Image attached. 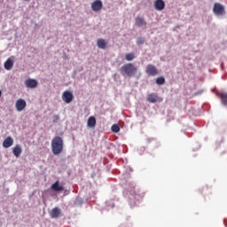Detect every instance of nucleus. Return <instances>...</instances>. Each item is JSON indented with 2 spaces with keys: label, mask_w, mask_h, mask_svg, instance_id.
Here are the masks:
<instances>
[{
  "label": "nucleus",
  "mask_w": 227,
  "mask_h": 227,
  "mask_svg": "<svg viewBox=\"0 0 227 227\" xmlns=\"http://www.w3.org/2000/svg\"><path fill=\"white\" fill-rule=\"evenodd\" d=\"M120 72L123 77H125V75H128V77H134L137 72V67L132 63H128L120 68Z\"/></svg>",
  "instance_id": "obj_2"
},
{
  "label": "nucleus",
  "mask_w": 227,
  "mask_h": 227,
  "mask_svg": "<svg viewBox=\"0 0 227 227\" xmlns=\"http://www.w3.org/2000/svg\"><path fill=\"white\" fill-rule=\"evenodd\" d=\"M5 70H12L13 68V59H8L4 63Z\"/></svg>",
  "instance_id": "obj_18"
},
{
  "label": "nucleus",
  "mask_w": 227,
  "mask_h": 227,
  "mask_svg": "<svg viewBox=\"0 0 227 227\" xmlns=\"http://www.w3.org/2000/svg\"><path fill=\"white\" fill-rule=\"evenodd\" d=\"M51 189L54 192H62V191H65V185L60 184L59 180H57L54 184H51Z\"/></svg>",
  "instance_id": "obj_5"
},
{
  "label": "nucleus",
  "mask_w": 227,
  "mask_h": 227,
  "mask_svg": "<svg viewBox=\"0 0 227 227\" xmlns=\"http://www.w3.org/2000/svg\"><path fill=\"white\" fill-rule=\"evenodd\" d=\"M154 8L158 12H162V10L166 8V3L164 2V0H156L154 1Z\"/></svg>",
  "instance_id": "obj_10"
},
{
  "label": "nucleus",
  "mask_w": 227,
  "mask_h": 227,
  "mask_svg": "<svg viewBox=\"0 0 227 227\" xmlns=\"http://www.w3.org/2000/svg\"><path fill=\"white\" fill-rule=\"evenodd\" d=\"M145 73L151 77H155V75H159V69L155 66L149 64L145 67Z\"/></svg>",
  "instance_id": "obj_4"
},
{
  "label": "nucleus",
  "mask_w": 227,
  "mask_h": 227,
  "mask_svg": "<svg viewBox=\"0 0 227 227\" xmlns=\"http://www.w3.org/2000/svg\"><path fill=\"white\" fill-rule=\"evenodd\" d=\"M96 125H97V119H95V117L93 116L89 117L87 121V126L90 129H93Z\"/></svg>",
  "instance_id": "obj_16"
},
{
  "label": "nucleus",
  "mask_w": 227,
  "mask_h": 227,
  "mask_svg": "<svg viewBox=\"0 0 227 227\" xmlns=\"http://www.w3.org/2000/svg\"><path fill=\"white\" fill-rule=\"evenodd\" d=\"M146 100L150 104H155L157 102H162V99L159 98V96H157V94H155V93L148 94L147 98H146Z\"/></svg>",
  "instance_id": "obj_7"
},
{
  "label": "nucleus",
  "mask_w": 227,
  "mask_h": 227,
  "mask_svg": "<svg viewBox=\"0 0 227 227\" xmlns=\"http://www.w3.org/2000/svg\"><path fill=\"white\" fill-rule=\"evenodd\" d=\"M165 82L166 79L163 76L156 78V84H158V86H162V84H165Z\"/></svg>",
  "instance_id": "obj_20"
},
{
  "label": "nucleus",
  "mask_w": 227,
  "mask_h": 227,
  "mask_svg": "<svg viewBox=\"0 0 227 227\" xmlns=\"http://www.w3.org/2000/svg\"><path fill=\"white\" fill-rule=\"evenodd\" d=\"M136 56H134V53H127L126 54V60L127 61H132Z\"/></svg>",
  "instance_id": "obj_22"
},
{
  "label": "nucleus",
  "mask_w": 227,
  "mask_h": 227,
  "mask_svg": "<svg viewBox=\"0 0 227 227\" xmlns=\"http://www.w3.org/2000/svg\"><path fill=\"white\" fill-rule=\"evenodd\" d=\"M25 86L33 90L38 86V82L35 79L28 78L25 81Z\"/></svg>",
  "instance_id": "obj_9"
},
{
  "label": "nucleus",
  "mask_w": 227,
  "mask_h": 227,
  "mask_svg": "<svg viewBox=\"0 0 227 227\" xmlns=\"http://www.w3.org/2000/svg\"><path fill=\"white\" fill-rule=\"evenodd\" d=\"M63 138L61 137H55L51 140V152L53 155H59L63 153Z\"/></svg>",
  "instance_id": "obj_1"
},
{
  "label": "nucleus",
  "mask_w": 227,
  "mask_h": 227,
  "mask_svg": "<svg viewBox=\"0 0 227 227\" xmlns=\"http://www.w3.org/2000/svg\"><path fill=\"white\" fill-rule=\"evenodd\" d=\"M2 95H3V91L0 90V98L2 97Z\"/></svg>",
  "instance_id": "obj_25"
},
{
  "label": "nucleus",
  "mask_w": 227,
  "mask_h": 227,
  "mask_svg": "<svg viewBox=\"0 0 227 227\" xmlns=\"http://www.w3.org/2000/svg\"><path fill=\"white\" fill-rule=\"evenodd\" d=\"M13 145V138L12 137H8L3 142L4 148H10V146Z\"/></svg>",
  "instance_id": "obj_15"
},
{
  "label": "nucleus",
  "mask_w": 227,
  "mask_h": 227,
  "mask_svg": "<svg viewBox=\"0 0 227 227\" xmlns=\"http://www.w3.org/2000/svg\"><path fill=\"white\" fill-rule=\"evenodd\" d=\"M98 47L99 49H106V47H107V43L104 39H98Z\"/></svg>",
  "instance_id": "obj_19"
},
{
  "label": "nucleus",
  "mask_w": 227,
  "mask_h": 227,
  "mask_svg": "<svg viewBox=\"0 0 227 227\" xmlns=\"http://www.w3.org/2000/svg\"><path fill=\"white\" fill-rule=\"evenodd\" d=\"M53 123H58L59 121V115H53Z\"/></svg>",
  "instance_id": "obj_24"
},
{
  "label": "nucleus",
  "mask_w": 227,
  "mask_h": 227,
  "mask_svg": "<svg viewBox=\"0 0 227 227\" xmlns=\"http://www.w3.org/2000/svg\"><path fill=\"white\" fill-rule=\"evenodd\" d=\"M62 100H64L66 104H70V102L74 100V94L68 90L64 91L62 94Z\"/></svg>",
  "instance_id": "obj_8"
},
{
  "label": "nucleus",
  "mask_w": 227,
  "mask_h": 227,
  "mask_svg": "<svg viewBox=\"0 0 227 227\" xmlns=\"http://www.w3.org/2000/svg\"><path fill=\"white\" fill-rule=\"evenodd\" d=\"M216 95L221 99L223 106H227V92H219Z\"/></svg>",
  "instance_id": "obj_14"
},
{
  "label": "nucleus",
  "mask_w": 227,
  "mask_h": 227,
  "mask_svg": "<svg viewBox=\"0 0 227 227\" xmlns=\"http://www.w3.org/2000/svg\"><path fill=\"white\" fill-rule=\"evenodd\" d=\"M102 1L96 0L91 4V10L92 12H100V9L102 8Z\"/></svg>",
  "instance_id": "obj_11"
},
{
  "label": "nucleus",
  "mask_w": 227,
  "mask_h": 227,
  "mask_svg": "<svg viewBox=\"0 0 227 227\" xmlns=\"http://www.w3.org/2000/svg\"><path fill=\"white\" fill-rule=\"evenodd\" d=\"M213 12L217 17H223V15H226V9L224 8V5L219 3H215L213 7Z\"/></svg>",
  "instance_id": "obj_3"
},
{
  "label": "nucleus",
  "mask_w": 227,
  "mask_h": 227,
  "mask_svg": "<svg viewBox=\"0 0 227 227\" xmlns=\"http://www.w3.org/2000/svg\"><path fill=\"white\" fill-rule=\"evenodd\" d=\"M137 43H138L139 45L145 43V38L139 37V38L137 40Z\"/></svg>",
  "instance_id": "obj_23"
},
{
  "label": "nucleus",
  "mask_w": 227,
  "mask_h": 227,
  "mask_svg": "<svg viewBox=\"0 0 227 227\" xmlns=\"http://www.w3.org/2000/svg\"><path fill=\"white\" fill-rule=\"evenodd\" d=\"M112 132L118 134V132H120V126H118V124H114L112 126Z\"/></svg>",
  "instance_id": "obj_21"
},
{
  "label": "nucleus",
  "mask_w": 227,
  "mask_h": 227,
  "mask_svg": "<svg viewBox=\"0 0 227 227\" xmlns=\"http://www.w3.org/2000/svg\"><path fill=\"white\" fill-rule=\"evenodd\" d=\"M50 215L51 219H58V217L61 215V209H59V207H54L53 209H51Z\"/></svg>",
  "instance_id": "obj_12"
},
{
  "label": "nucleus",
  "mask_w": 227,
  "mask_h": 227,
  "mask_svg": "<svg viewBox=\"0 0 227 227\" xmlns=\"http://www.w3.org/2000/svg\"><path fill=\"white\" fill-rule=\"evenodd\" d=\"M135 24L136 26H137L138 27H143L145 26H146V21L145 20L144 18L142 17H137L135 19Z\"/></svg>",
  "instance_id": "obj_13"
},
{
  "label": "nucleus",
  "mask_w": 227,
  "mask_h": 227,
  "mask_svg": "<svg viewBox=\"0 0 227 227\" xmlns=\"http://www.w3.org/2000/svg\"><path fill=\"white\" fill-rule=\"evenodd\" d=\"M12 153L17 158L20 157V153H22V147H20L19 145H15V147L12 149Z\"/></svg>",
  "instance_id": "obj_17"
},
{
  "label": "nucleus",
  "mask_w": 227,
  "mask_h": 227,
  "mask_svg": "<svg viewBox=\"0 0 227 227\" xmlns=\"http://www.w3.org/2000/svg\"><path fill=\"white\" fill-rule=\"evenodd\" d=\"M27 106V103H26V100L23 98H20L15 103L16 110L20 113L21 111H24L26 109V106Z\"/></svg>",
  "instance_id": "obj_6"
}]
</instances>
